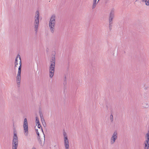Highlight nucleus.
I'll return each instance as SVG.
<instances>
[{
    "instance_id": "nucleus-1",
    "label": "nucleus",
    "mask_w": 149,
    "mask_h": 149,
    "mask_svg": "<svg viewBox=\"0 0 149 149\" xmlns=\"http://www.w3.org/2000/svg\"><path fill=\"white\" fill-rule=\"evenodd\" d=\"M56 16L55 15H53L50 18L49 23V27L51 32L52 33L55 32V26L56 22Z\"/></svg>"
},
{
    "instance_id": "nucleus-2",
    "label": "nucleus",
    "mask_w": 149,
    "mask_h": 149,
    "mask_svg": "<svg viewBox=\"0 0 149 149\" xmlns=\"http://www.w3.org/2000/svg\"><path fill=\"white\" fill-rule=\"evenodd\" d=\"M114 14L115 10L114 8H113L110 11L109 18V29L110 31H111L112 29L113 20L114 17Z\"/></svg>"
},
{
    "instance_id": "nucleus-3",
    "label": "nucleus",
    "mask_w": 149,
    "mask_h": 149,
    "mask_svg": "<svg viewBox=\"0 0 149 149\" xmlns=\"http://www.w3.org/2000/svg\"><path fill=\"white\" fill-rule=\"evenodd\" d=\"M39 13L38 11L37 10L36 12V16L35 17L34 22V28L36 32L38 31V27L39 23Z\"/></svg>"
},
{
    "instance_id": "nucleus-4",
    "label": "nucleus",
    "mask_w": 149,
    "mask_h": 149,
    "mask_svg": "<svg viewBox=\"0 0 149 149\" xmlns=\"http://www.w3.org/2000/svg\"><path fill=\"white\" fill-rule=\"evenodd\" d=\"M55 64L54 63H51L49 67V77L52 78L53 77L54 72Z\"/></svg>"
},
{
    "instance_id": "nucleus-5",
    "label": "nucleus",
    "mask_w": 149,
    "mask_h": 149,
    "mask_svg": "<svg viewBox=\"0 0 149 149\" xmlns=\"http://www.w3.org/2000/svg\"><path fill=\"white\" fill-rule=\"evenodd\" d=\"M118 134L116 131H115L111 139V144H112L115 142L117 138Z\"/></svg>"
},
{
    "instance_id": "nucleus-6",
    "label": "nucleus",
    "mask_w": 149,
    "mask_h": 149,
    "mask_svg": "<svg viewBox=\"0 0 149 149\" xmlns=\"http://www.w3.org/2000/svg\"><path fill=\"white\" fill-rule=\"evenodd\" d=\"M36 133L38 135V139L39 143L41 146H43L44 145L45 142V135L44 134V133L43 132V135H44L43 138V143H42V141L40 139V134H39V132H38V131H36Z\"/></svg>"
},
{
    "instance_id": "nucleus-7",
    "label": "nucleus",
    "mask_w": 149,
    "mask_h": 149,
    "mask_svg": "<svg viewBox=\"0 0 149 149\" xmlns=\"http://www.w3.org/2000/svg\"><path fill=\"white\" fill-rule=\"evenodd\" d=\"M24 132L26 133H28V123L27 119L25 118L24 120Z\"/></svg>"
},
{
    "instance_id": "nucleus-8",
    "label": "nucleus",
    "mask_w": 149,
    "mask_h": 149,
    "mask_svg": "<svg viewBox=\"0 0 149 149\" xmlns=\"http://www.w3.org/2000/svg\"><path fill=\"white\" fill-rule=\"evenodd\" d=\"M18 143V140H13L12 149H17Z\"/></svg>"
},
{
    "instance_id": "nucleus-9",
    "label": "nucleus",
    "mask_w": 149,
    "mask_h": 149,
    "mask_svg": "<svg viewBox=\"0 0 149 149\" xmlns=\"http://www.w3.org/2000/svg\"><path fill=\"white\" fill-rule=\"evenodd\" d=\"M21 74H17L16 77V80L18 86L19 87L20 83Z\"/></svg>"
},
{
    "instance_id": "nucleus-10",
    "label": "nucleus",
    "mask_w": 149,
    "mask_h": 149,
    "mask_svg": "<svg viewBox=\"0 0 149 149\" xmlns=\"http://www.w3.org/2000/svg\"><path fill=\"white\" fill-rule=\"evenodd\" d=\"M19 59L20 61H19V66L18 68V70L17 74H21V68H22V63H21V58L19 56Z\"/></svg>"
},
{
    "instance_id": "nucleus-11",
    "label": "nucleus",
    "mask_w": 149,
    "mask_h": 149,
    "mask_svg": "<svg viewBox=\"0 0 149 149\" xmlns=\"http://www.w3.org/2000/svg\"><path fill=\"white\" fill-rule=\"evenodd\" d=\"M144 149H148L149 147V141H147L145 140L144 142Z\"/></svg>"
},
{
    "instance_id": "nucleus-12",
    "label": "nucleus",
    "mask_w": 149,
    "mask_h": 149,
    "mask_svg": "<svg viewBox=\"0 0 149 149\" xmlns=\"http://www.w3.org/2000/svg\"><path fill=\"white\" fill-rule=\"evenodd\" d=\"M14 136L13 140H18V138L16 130L15 128H14Z\"/></svg>"
},
{
    "instance_id": "nucleus-13",
    "label": "nucleus",
    "mask_w": 149,
    "mask_h": 149,
    "mask_svg": "<svg viewBox=\"0 0 149 149\" xmlns=\"http://www.w3.org/2000/svg\"><path fill=\"white\" fill-rule=\"evenodd\" d=\"M50 62L51 63H54L55 64V55H54L52 56Z\"/></svg>"
},
{
    "instance_id": "nucleus-14",
    "label": "nucleus",
    "mask_w": 149,
    "mask_h": 149,
    "mask_svg": "<svg viewBox=\"0 0 149 149\" xmlns=\"http://www.w3.org/2000/svg\"><path fill=\"white\" fill-rule=\"evenodd\" d=\"M142 107L143 108H148L149 107L148 103L147 102H144L142 103Z\"/></svg>"
},
{
    "instance_id": "nucleus-15",
    "label": "nucleus",
    "mask_w": 149,
    "mask_h": 149,
    "mask_svg": "<svg viewBox=\"0 0 149 149\" xmlns=\"http://www.w3.org/2000/svg\"><path fill=\"white\" fill-rule=\"evenodd\" d=\"M143 3H145V4L147 6H149V0H141Z\"/></svg>"
},
{
    "instance_id": "nucleus-16",
    "label": "nucleus",
    "mask_w": 149,
    "mask_h": 149,
    "mask_svg": "<svg viewBox=\"0 0 149 149\" xmlns=\"http://www.w3.org/2000/svg\"><path fill=\"white\" fill-rule=\"evenodd\" d=\"M18 56H20L19 55H18L17 56V57L15 58V68L16 67H17V65H18V63H17V59L18 58Z\"/></svg>"
},
{
    "instance_id": "nucleus-17",
    "label": "nucleus",
    "mask_w": 149,
    "mask_h": 149,
    "mask_svg": "<svg viewBox=\"0 0 149 149\" xmlns=\"http://www.w3.org/2000/svg\"><path fill=\"white\" fill-rule=\"evenodd\" d=\"M39 113L42 123V122H45V120L43 118L42 115V113L40 111H39Z\"/></svg>"
},
{
    "instance_id": "nucleus-18",
    "label": "nucleus",
    "mask_w": 149,
    "mask_h": 149,
    "mask_svg": "<svg viewBox=\"0 0 149 149\" xmlns=\"http://www.w3.org/2000/svg\"><path fill=\"white\" fill-rule=\"evenodd\" d=\"M96 2L97 0H93V3L92 6L93 9L94 8L96 7L97 4Z\"/></svg>"
},
{
    "instance_id": "nucleus-19",
    "label": "nucleus",
    "mask_w": 149,
    "mask_h": 149,
    "mask_svg": "<svg viewBox=\"0 0 149 149\" xmlns=\"http://www.w3.org/2000/svg\"><path fill=\"white\" fill-rule=\"evenodd\" d=\"M64 144L69 143V141L68 137H65L64 138Z\"/></svg>"
},
{
    "instance_id": "nucleus-20",
    "label": "nucleus",
    "mask_w": 149,
    "mask_h": 149,
    "mask_svg": "<svg viewBox=\"0 0 149 149\" xmlns=\"http://www.w3.org/2000/svg\"><path fill=\"white\" fill-rule=\"evenodd\" d=\"M37 124H38V128L39 129H40L41 128V130L42 132H43V130L42 128V126L40 124V123H38Z\"/></svg>"
},
{
    "instance_id": "nucleus-21",
    "label": "nucleus",
    "mask_w": 149,
    "mask_h": 149,
    "mask_svg": "<svg viewBox=\"0 0 149 149\" xmlns=\"http://www.w3.org/2000/svg\"><path fill=\"white\" fill-rule=\"evenodd\" d=\"M145 138L146 139L145 140L147 141H149V135L146 134Z\"/></svg>"
},
{
    "instance_id": "nucleus-22",
    "label": "nucleus",
    "mask_w": 149,
    "mask_h": 149,
    "mask_svg": "<svg viewBox=\"0 0 149 149\" xmlns=\"http://www.w3.org/2000/svg\"><path fill=\"white\" fill-rule=\"evenodd\" d=\"M65 147V149H69V144H64Z\"/></svg>"
},
{
    "instance_id": "nucleus-23",
    "label": "nucleus",
    "mask_w": 149,
    "mask_h": 149,
    "mask_svg": "<svg viewBox=\"0 0 149 149\" xmlns=\"http://www.w3.org/2000/svg\"><path fill=\"white\" fill-rule=\"evenodd\" d=\"M36 125H37V124L40 123L39 121V118L37 116L36 117Z\"/></svg>"
},
{
    "instance_id": "nucleus-24",
    "label": "nucleus",
    "mask_w": 149,
    "mask_h": 149,
    "mask_svg": "<svg viewBox=\"0 0 149 149\" xmlns=\"http://www.w3.org/2000/svg\"><path fill=\"white\" fill-rule=\"evenodd\" d=\"M110 118L111 122H112L113 120V116L112 114L111 115Z\"/></svg>"
},
{
    "instance_id": "nucleus-25",
    "label": "nucleus",
    "mask_w": 149,
    "mask_h": 149,
    "mask_svg": "<svg viewBox=\"0 0 149 149\" xmlns=\"http://www.w3.org/2000/svg\"><path fill=\"white\" fill-rule=\"evenodd\" d=\"M66 77L65 76L64 78V80L63 82V84L64 86L67 84V81H66Z\"/></svg>"
},
{
    "instance_id": "nucleus-26",
    "label": "nucleus",
    "mask_w": 149,
    "mask_h": 149,
    "mask_svg": "<svg viewBox=\"0 0 149 149\" xmlns=\"http://www.w3.org/2000/svg\"><path fill=\"white\" fill-rule=\"evenodd\" d=\"M63 135L64 137V138H65V137H68L67 136V134L65 132H63Z\"/></svg>"
},
{
    "instance_id": "nucleus-27",
    "label": "nucleus",
    "mask_w": 149,
    "mask_h": 149,
    "mask_svg": "<svg viewBox=\"0 0 149 149\" xmlns=\"http://www.w3.org/2000/svg\"><path fill=\"white\" fill-rule=\"evenodd\" d=\"M42 125L44 127H45L46 126V124L45 122H42Z\"/></svg>"
},
{
    "instance_id": "nucleus-28",
    "label": "nucleus",
    "mask_w": 149,
    "mask_h": 149,
    "mask_svg": "<svg viewBox=\"0 0 149 149\" xmlns=\"http://www.w3.org/2000/svg\"><path fill=\"white\" fill-rule=\"evenodd\" d=\"M32 149H36V148L34 147H33Z\"/></svg>"
},
{
    "instance_id": "nucleus-29",
    "label": "nucleus",
    "mask_w": 149,
    "mask_h": 149,
    "mask_svg": "<svg viewBox=\"0 0 149 149\" xmlns=\"http://www.w3.org/2000/svg\"><path fill=\"white\" fill-rule=\"evenodd\" d=\"M35 130H36V131H38V130L37 129H36Z\"/></svg>"
},
{
    "instance_id": "nucleus-30",
    "label": "nucleus",
    "mask_w": 149,
    "mask_h": 149,
    "mask_svg": "<svg viewBox=\"0 0 149 149\" xmlns=\"http://www.w3.org/2000/svg\"><path fill=\"white\" fill-rule=\"evenodd\" d=\"M27 135V134H26V135Z\"/></svg>"
},
{
    "instance_id": "nucleus-31",
    "label": "nucleus",
    "mask_w": 149,
    "mask_h": 149,
    "mask_svg": "<svg viewBox=\"0 0 149 149\" xmlns=\"http://www.w3.org/2000/svg\"><path fill=\"white\" fill-rule=\"evenodd\" d=\"M100 0H98V2Z\"/></svg>"
},
{
    "instance_id": "nucleus-32",
    "label": "nucleus",
    "mask_w": 149,
    "mask_h": 149,
    "mask_svg": "<svg viewBox=\"0 0 149 149\" xmlns=\"http://www.w3.org/2000/svg\"><path fill=\"white\" fill-rule=\"evenodd\" d=\"M47 52H48V50H47Z\"/></svg>"
}]
</instances>
